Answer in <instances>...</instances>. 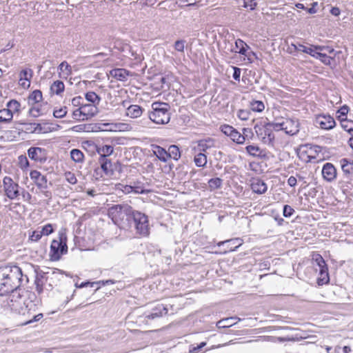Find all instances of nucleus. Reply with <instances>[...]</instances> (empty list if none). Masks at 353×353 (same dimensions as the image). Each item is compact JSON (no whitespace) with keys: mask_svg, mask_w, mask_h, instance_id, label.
<instances>
[{"mask_svg":"<svg viewBox=\"0 0 353 353\" xmlns=\"http://www.w3.org/2000/svg\"><path fill=\"white\" fill-rule=\"evenodd\" d=\"M28 281V276L23 274L19 266L12 264L0 266V296L13 292Z\"/></svg>","mask_w":353,"mask_h":353,"instance_id":"f257e3e1","label":"nucleus"},{"mask_svg":"<svg viewBox=\"0 0 353 353\" xmlns=\"http://www.w3.org/2000/svg\"><path fill=\"white\" fill-rule=\"evenodd\" d=\"M133 210L132 208L128 204H117L110 207L108 214L115 225L125 228L130 224Z\"/></svg>","mask_w":353,"mask_h":353,"instance_id":"f03ea898","label":"nucleus"},{"mask_svg":"<svg viewBox=\"0 0 353 353\" xmlns=\"http://www.w3.org/2000/svg\"><path fill=\"white\" fill-rule=\"evenodd\" d=\"M152 111L149 113L150 119L157 124H166L170 120V105L167 103L154 102Z\"/></svg>","mask_w":353,"mask_h":353,"instance_id":"7ed1b4c3","label":"nucleus"},{"mask_svg":"<svg viewBox=\"0 0 353 353\" xmlns=\"http://www.w3.org/2000/svg\"><path fill=\"white\" fill-rule=\"evenodd\" d=\"M134 225L137 234L142 236H148L150 234L148 218L145 214L133 210L130 218V224L128 227Z\"/></svg>","mask_w":353,"mask_h":353,"instance_id":"20e7f679","label":"nucleus"},{"mask_svg":"<svg viewBox=\"0 0 353 353\" xmlns=\"http://www.w3.org/2000/svg\"><path fill=\"white\" fill-rule=\"evenodd\" d=\"M68 252L67 236L63 233L59 234L58 239H54L50 245V256L52 261H59Z\"/></svg>","mask_w":353,"mask_h":353,"instance_id":"39448f33","label":"nucleus"},{"mask_svg":"<svg viewBox=\"0 0 353 353\" xmlns=\"http://www.w3.org/2000/svg\"><path fill=\"white\" fill-rule=\"evenodd\" d=\"M274 130H283L287 134L294 135L299 132V123L297 119L280 118L274 120Z\"/></svg>","mask_w":353,"mask_h":353,"instance_id":"423d86ee","label":"nucleus"},{"mask_svg":"<svg viewBox=\"0 0 353 353\" xmlns=\"http://www.w3.org/2000/svg\"><path fill=\"white\" fill-rule=\"evenodd\" d=\"M274 121L272 122H268L265 124L256 123L254 129L257 137L264 143L270 144L274 140V134L273 130H274Z\"/></svg>","mask_w":353,"mask_h":353,"instance_id":"0eeeda50","label":"nucleus"},{"mask_svg":"<svg viewBox=\"0 0 353 353\" xmlns=\"http://www.w3.org/2000/svg\"><path fill=\"white\" fill-rule=\"evenodd\" d=\"M3 189L6 195L11 200L16 199L19 195V185L13 181L9 176H5L3 180Z\"/></svg>","mask_w":353,"mask_h":353,"instance_id":"6e6552de","label":"nucleus"},{"mask_svg":"<svg viewBox=\"0 0 353 353\" xmlns=\"http://www.w3.org/2000/svg\"><path fill=\"white\" fill-rule=\"evenodd\" d=\"M168 312V309L162 303H157L150 311L145 312V319L147 321L154 320L157 318L165 316Z\"/></svg>","mask_w":353,"mask_h":353,"instance_id":"1a4fd4ad","label":"nucleus"},{"mask_svg":"<svg viewBox=\"0 0 353 353\" xmlns=\"http://www.w3.org/2000/svg\"><path fill=\"white\" fill-rule=\"evenodd\" d=\"M221 132L230 137L231 139L238 144H243L245 143V139L241 137V134L235 128L229 125H223L221 126Z\"/></svg>","mask_w":353,"mask_h":353,"instance_id":"9d476101","label":"nucleus"},{"mask_svg":"<svg viewBox=\"0 0 353 353\" xmlns=\"http://www.w3.org/2000/svg\"><path fill=\"white\" fill-rule=\"evenodd\" d=\"M316 125L323 130H331L336 125L334 119L330 114H319L315 120Z\"/></svg>","mask_w":353,"mask_h":353,"instance_id":"9b49d317","label":"nucleus"},{"mask_svg":"<svg viewBox=\"0 0 353 353\" xmlns=\"http://www.w3.org/2000/svg\"><path fill=\"white\" fill-rule=\"evenodd\" d=\"M28 157L40 163L45 162L47 159V152L44 148L39 147H31L28 150Z\"/></svg>","mask_w":353,"mask_h":353,"instance_id":"f8f14e48","label":"nucleus"},{"mask_svg":"<svg viewBox=\"0 0 353 353\" xmlns=\"http://www.w3.org/2000/svg\"><path fill=\"white\" fill-rule=\"evenodd\" d=\"M30 177L39 189H48V179L46 176L37 170H32Z\"/></svg>","mask_w":353,"mask_h":353,"instance_id":"ddd939ff","label":"nucleus"},{"mask_svg":"<svg viewBox=\"0 0 353 353\" xmlns=\"http://www.w3.org/2000/svg\"><path fill=\"white\" fill-rule=\"evenodd\" d=\"M321 172L323 179L328 182H332L336 178V169L331 163H325Z\"/></svg>","mask_w":353,"mask_h":353,"instance_id":"4468645a","label":"nucleus"},{"mask_svg":"<svg viewBox=\"0 0 353 353\" xmlns=\"http://www.w3.org/2000/svg\"><path fill=\"white\" fill-rule=\"evenodd\" d=\"M339 163L343 172L344 179H350L353 176V160L343 158L339 161Z\"/></svg>","mask_w":353,"mask_h":353,"instance_id":"2eb2a0df","label":"nucleus"},{"mask_svg":"<svg viewBox=\"0 0 353 353\" xmlns=\"http://www.w3.org/2000/svg\"><path fill=\"white\" fill-rule=\"evenodd\" d=\"M289 50L292 52V50L294 51H300L305 53H307L311 55L313 57H315L317 50L315 48V46H312L310 47H307L301 43H292L290 46H289Z\"/></svg>","mask_w":353,"mask_h":353,"instance_id":"dca6fc26","label":"nucleus"},{"mask_svg":"<svg viewBox=\"0 0 353 353\" xmlns=\"http://www.w3.org/2000/svg\"><path fill=\"white\" fill-rule=\"evenodd\" d=\"M251 188L254 193L262 194L267 191L268 186L263 180L254 179L251 183Z\"/></svg>","mask_w":353,"mask_h":353,"instance_id":"f3484780","label":"nucleus"},{"mask_svg":"<svg viewBox=\"0 0 353 353\" xmlns=\"http://www.w3.org/2000/svg\"><path fill=\"white\" fill-rule=\"evenodd\" d=\"M99 163L101 168L106 175H111L113 172L112 164L111 160L104 156L99 157Z\"/></svg>","mask_w":353,"mask_h":353,"instance_id":"a211bd4d","label":"nucleus"},{"mask_svg":"<svg viewBox=\"0 0 353 353\" xmlns=\"http://www.w3.org/2000/svg\"><path fill=\"white\" fill-rule=\"evenodd\" d=\"M110 74L117 80L125 81L130 75V72L124 68H115L110 70Z\"/></svg>","mask_w":353,"mask_h":353,"instance_id":"6ab92c4d","label":"nucleus"},{"mask_svg":"<svg viewBox=\"0 0 353 353\" xmlns=\"http://www.w3.org/2000/svg\"><path fill=\"white\" fill-rule=\"evenodd\" d=\"M81 107L85 116L84 119L86 120L94 117L97 113V108L94 104H83Z\"/></svg>","mask_w":353,"mask_h":353,"instance_id":"aec40b11","label":"nucleus"},{"mask_svg":"<svg viewBox=\"0 0 353 353\" xmlns=\"http://www.w3.org/2000/svg\"><path fill=\"white\" fill-rule=\"evenodd\" d=\"M58 70L59 77L63 79H67L72 73L71 66L65 61L59 64Z\"/></svg>","mask_w":353,"mask_h":353,"instance_id":"412c9836","label":"nucleus"},{"mask_svg":"<svg viewBox=\"0 0 353 353\" xmlns=\"http://www.w3.org/2000/svg\"><path fill=\"white\" fill-rule=\"evenodd\" d=\"M143 113V109L138 105H131L126 109V115L130 118H138Z\"/></svg>","mask_w":353,"mask_h":353,"instance_id":"4be33fe9","label":"nucleus"},{"mask_svg":"<svg viewBox=\"0 0 353 353\" xmlns=\"http://www.w3.org/2000/svg\"><path fill=\"white\" fill-rule=\"evenodd\" d=\"M153 152L154 155L163 162H166L169 159L167 150L159 145H153Z\"/></svg>","mask_w":353,"mask_h":353,"instance_id":"5701e85b","label":"nucleus"},{"mask_svg":"<svg viewBox=\"0 0 353 353\" xmlns=\"http://www.w3.org/2000/svg\"><path fill=\"white\" fill-rule=\"evenodd\" d=\"M236 320L239 321L241 319L237 317L223 319L216 323V326L219 328L230 327L237 323V321H235Z\"/></svg>","mask_w":353,"mask_h":353,"instance_id":"b1692460","label":"nucleus"},{"mask_svg":"<svg viewBox=\"0 0 353 353\" xmlns=\"http://www.w3.org/2000/svg\"><path fill=\"white\" fill-rule=\"evenodd\" d=\"M319 274L320 276L317 279V283L319 285H323L329 283L330 278L327 266L320 268Z\"/></svg>","mask_w":353,"mask_h":353,"instance_id":"393cba45","label":"nucleus"},{"mask_svg":"<svg viewBox=\"0 0 353 353\" xmlns=\"http://www.w3.org/2000/svg\"><path fill=\"white\" fill-rule=\"evenodd\" d=\"M246 152L254 157H262L265 156L263 151L256 145H249L245 147Z\"/></svg>","mask_w":353,"mask_h":353,"instance_id":"a878e982","label":"nucleus"},{"mask_svg":"<svg viewBox=\"0 0 353 353\" xmlns=\"http://www.w3.org/2000/svg\"><path fill=\"white\" fill-rule=\"evenodd\" d=\"M46 282L44 273H37L35 279L36 291L41 294L43 290V285Z\"/></svg>","mask_w":353,"mask_h":353,"instance_id":"bb28decb","label":"nucleus"},{"mask_svg":"<svg viewBox=\"0 0 353 353\" xmlns=\"http://www.w3.org/2000/svg\"><path fill=\"white\" fill-rule=\"evenodd\" d=\"M43 99L42 92L39 90H35L28 97V104L33 105L41 101Z\"/></svg>","mask_w":353,"mask_h":353,"instance_id":"cd10ccee","label":"nucleus"},{"mask_svg":"<svg viewBox=\"0 0 353 353\" xmlns=\"http://www.w3.org/2000/svg\"><path fill=\"white\" fill-rule=\"evenodd\" d=\"M226 242L228 250L224 251L225 253L227 252L234 251L242 244V240L239 238L226 240Z\"/></svg>","mask_w":353,"mask_h":353,"instance_id":"c85d7f7f","label":"nucleus"},{"mask_svg":"<svg viewBox=\"0 0 353 353\" xmlns=\"http://www.w3.org/2000/svg\"><path fill=\"white\" fill-rule=\"evenodd\" d=\"M13 118L11 110L3 108L0 110V123H10Z\"/></svg>","mask_w":353,"mask_h":353,"instance_id":"c756f323","label":"nucleus"},{"mask_svg":"<svg viewBox=\"0 0 353 353\" xmlns=\"http://www.w3.org/2000/svg\"><path fill=\"white\" fill-rule=\"evenodd\" d=\"M64 89V83L60 80L54 81V83L50 86L51 92L54 94H56L57 95H60L62 92H63Z\"/></svg>","mask_w":353,"mask_h":353,"instance_id":"7c9ffc66","label":"nucleus"},{"mask_svg":"<svg viewBox=\"0 0 353 353\" xmlns=\"http://www.w3.org/2000/svg\"><path fill=\"white\" fill-rule=\"evenodd\" d=\"M134 194H147L150 192V190L145 188V184L141 181H137L134 182L133 185H132Z\"/></svg>","mask_w":353,"mask_h":353,"instance_id":"2f4dec72","label":"nucleus"},{"mask_svg":"<svg viewBox=\"0 0 353 353\" xmlns=\"http://www.w3.org/2000/svg\"><path fill=\"white\" fill-rule=\"evenodd\" d=\"M97 152L100 157L104 156L105 157H108L113 153L114 148L110 145H105L97 148Z\"/></svg>","mask_w":353,"mask_h":353,"instance_id":"473e14b6","label":"nucleus"},{"mask_svg":"<svg viewBox=\"0 0 353 353\" xmlns=\"http://www.w3.org/2000/svg\"><path fill=\"white\" fill-rule=\"evenodd\" d=\"M169 158H172L174 160L177 161L181 157V152L179 148L176 145H172L168 148L167 151Z\"/></svg>","mask_w":353,"mask_h":353,"instance_id":"72a5a7b5","label":"nucleus"},{"mask_svg":"<svg viewBox=\"0 0 353 353\" xmlns=\"http://www.w3.org/2000/svg\"><path fill=\"white\" fill-rule=\"evenodd\" d=\"M70 157L76 163H82L84 159V154L79 149H72L70 151Z\"/></svg>","mask_w":353,"mask_h":353,"instance_id":"f704fd0d","label":"nucleus"},{"mask_svg":"<svg viewBox=\"0 0 353 353\" xmlns=\"http://www.w3.org/2000/svg\"><path fill=\"white\" fill-rule=\"evenodd\" d=\"M342 128L350 134H353V121L347 120L346 118L341 119Z\"/></svg>","mask_w":353,"mask_h":353,"instance_id":"c9c22d12","label":"nucleus"},{"mask_svg":"<svg viewBox=\"0 0 353 353\" xmlns=\"http://www.w3.org/2000/svg\"><path fill=\"white\" fill-rule=\"evenodd\" d=\"M194 161L197 167H204L207 163V157L203 152L194 156Z\"/></svg>","mask_w":353,"mask_h":353,"instance_id":"e433bc0d","label":"nucleus"},{"mask_svg":"<svg viewBox=\"0 0 353 353\" xmlns=\"http://www.w3.org/2000/svg\"><path fill=\"white\" fill-rule=\"evenodd\" d=\"M250 108L253 112H261L265 109V105L261 101H252L250 103Z\"/></svg>","mask_w":353,"mask_h":353,"instance_id":"4c0bfd02","label":"nucleus"},{"mask_svg":"<svg viewBox=\"0 0 353 353\" xmlns=\"http://www.w3.org/2000/svg\"><path fill=\"white\" fill-rule=\"evenodd\" d=\"M235 46L236 48L239 50L238 52L242 55H245L247 49L250 48V47L240 39H238L235 41ZM235 52H237V51H235Z\"/></svg>","mask_w":353,"mask_h":353,"instance_id":"58836bf2","label":"nucleus"},{"mask_svg":"<svg viewBox=\"0 0 353 353\" xmlns=\"http://www.w3.org/2000/svg\"><path fill=\"white\" fill-rule=\"evenodd\" d=\"M314 58L319 59L322 63L327 65H331V61L334 59L331 57L327 56L325 53H322L320 52H316Z\"/></svg>","mask_w":353,"mask_h":353,"instance_id":"ea45409f","label":"nucleus"},{"mask_svg":"<svg viewBox=\"0 0 353 353\" xmlns=\"http://www.w3.org/2000/svg\"><path fill=\"white\" fill-rule=\"evenodd\" d=\"M222 183L223 180L219 177L212 178L208 181V185L211 190L220 188Z\"/></svg>","mask_w":353,"mask_h":353,"instance_id":"a19ab883","label":"nucleus"},{"mask_svg":"<svg viewBox=\"0 0 353 353\" xmlns=\"http://www.w3.org/2000/svg\"><path fill=\"white\" fill-rule=\"evenodd\" d=\"M85 99L89 101V102H91L92 103V104H99L100 101H101V98L99 97V95H97L95 92H88L85 94Z\"/></svg>","mask_w":353,"mask_h":353,"instance_id":"79ce46f5","label":"nucleus"},{"mask_svg":"<svg viewBox=\"0 0 353 353\" xmlns=\"http://www.w3.org/2000/svg\"><path fill=\"white\" fill-rule=\"evenodd\" d=\"M6 106H7L6 109L11 110L12 112H19L20 110L21 104L18 101L12 99L7 103Z\"/></svg>","mask_w":353,"mask_h":353,"instance_id":"37998d69","label":"nucleus"},{"mask_svg":"<svg viewBox=\"0 0 353 353\" xmlns=\"http://www.w3.org/2000/svg\"><path fill=\"white\" fill-rule=\"evenodd\" d=\"M312 260L316 263L318 265L319 268H321L327 266L325 260L322 257V256L319 254H315L313 255Z\"/></svg>","mask_w":353,"mask_h":353,"instance_id":"c03bdc74","label":"nucleus"},{"mask_svg":"<svg viewBox=\"0 0 353 353\" xmlns=\"http://www.w3.org/2000/svg\"><path fill=\"white\" fill-rule=\"evenodd\" d=\"M67 107L63 106L59 109H54L53 111V116L55 118L61 119L63 118L67 114Z\"/></svg>","mask_w":353,"mask_h":353,"instance_id":"a18cd8bd","label":"nucleus"},{"mask_svg":"<svg viewBox=\"0 0 353 353\" xmlns=\"http://www.w3.org/2000/svg\"><path fill=\"white\" fill-rule=\"evenodd\" d=\"M250 116V110H239L237 112V117L242 121H247Z\"/></svg>","mask_w":353,"mask_h":353,"instance_id":"49530a36","label":"nucleus"},{"mask_svg":"<svg viewBox=\"0 0 353 353\" xmlns=\"http://www.w3.org/2000/svg\"><path fill=\"white\" fill-rule=\"evenodd\" d=\"M185 42L186 41L183 39L176 40L174 44V50L179 52L183 53Z\"/></svg>","mask_w":353,"mask_h":353,"instance_id":"de8ad7c7","label":"nucleus"},{"mask_svg":"<svg viewBox=\"0 0 353 353\" xmlns=\"http://www.w3.org/2000/svg\"><path fill=\"white\" fill-rule=\"evenodd\" d=\"M32 78V71L31 70H23L20 72V79L19 81H30V79Z\"/></svg>","mask_w":353,"mask_h":353,"instance_id":"09e8293b","label":"nucleus"},{"mask_svg":"<svg viewBox=\"0 0 353 353\" xmlns=\"http://www.w3.org/2000/svg\"><path fill=\"white\" fill-rule=\"evenodd\" d=\"M257 6V0H243V7L253 10Z\"/></svg>","mask_w":353,"mask_h":353,"instance_id":"8fccbe9b","label":"nucleus"},{"mask_svg":"<svg viewBox=\"0 0 353 353\" xmlns=\"http://www.w3.org/2000/svg\"><path fill=\"white\" fill-rule=\"evenodd\" d=\"M72 115H73V118L75 119H77L79 121L80 120H82V121L86 120L85 119H84L85 116H84L83 112L81 110V107H79V108L74 110Z\"/></svg>","mask_w":353,"mask_h":353,"instance_id":"3c124183","label":"nucleus"},{"mask_svg":"<svg viewBox=\"0 0 353 353\" xmlns=\"http://www.w3.org/2000/svg\"><path fill=\"white\" fill-rule=\"evenodd\" d=\"M199 1V0H177L176 3L180 6H192Z\"/></svg>","mask_w":353,"mask_h":353,"instance_id":"603ef678","label":"nucleus"},{"mask_svg":"<svg viewBox=\"0 0 353 353\" xmlns=\"http://www.w3.org/2000/svg\"><path fill=\"white\" fill-rule=\"evenodd\" d=\"M294 212V210L289 205H285L283 206V215L285 217H290L293 213Z\"/></svg>","mask_w":353,"mask_h":353,"instance_id":"864d4df0","label":"nucleus"},{"mask_svg":"<svg viewBox=\"0 0 353 353\" xmlns=\"http://www.w3.org/2000/svg\"><path fill=\"white\" fill-rule=\"evenodd\" d=\"M41 232L43 235H49L52 234L54 232V229L52 228V225L50 223H48L43 227H42Z\"/></svg>","mask_w":353,"mask_h":353,"instance_id":"5fc2aeb1","label":"nucleus"},{"mask_svg":"<svg viewBox=\"0 0 353 353\" xmlns=\"http://www.w3.org/2000/svg\"><path fill=\"white\" fill-rule=\"evenodd\" d=\"M206 345L205 342H201L200 344L197 345L196 346H192L190 348V353H199L201 352L202 348Z\"/></svg>","mask_w":353,"mask_h":353,"instance_id":"6e6d98bb","label":"nucleus"},{"mask_svg":"<svg viewBox=\"0 0 353 353\" xmlns=\"http://www.w3.org/2000/svg\"><path fill=\"white\" fill-rule=\"evenodd\" d=\"M42 236L43 234L41 230H35L32 232V234L30 236V239L32 241H38Z\"/></svg>","mask_w":353,"mask_h":353,"instance_id":"4d7b16f0","label":"nucleus"},{"mask_svg":"<svg viewBox=\"0 0 353 353\" xmlns=\"http://www.w3.org/2000/svg\"><path fill=\"white\" fill-rule=\"evenodd\" d=\"M316 50H317V52H321V51H326L327 52L332 54L334 52V50L330 47V46H315Z\"/></svg>","mask_w":353,"mask_h":353,"instance_id":"13d9d810","label":"nucleus"},{"mask_svg":"<svg viewBox=\"0 0 353 353\" xmlns=\"http://www.w3.org/2000/svg\"><path fill=\"white\" fill-rule=\"evenodd\" d=\"M65 179L66 180L71 184H75L77 181V178L75 176V175L70 172H66L65 174Z\"/></svg>","mask_w":353,"mask_h":353,"instance_id":"bf43d9fd","label":"nucleus"},{"mask_svg":"<svg viewBox=\"0 0 353 353\" xmlns=\"http://www.w3.org/2000/svg\"><path fill=\"white\" fill-rule=\"evenodd\" d=\"M19 165L21 168H26L29 166V161L26 157L20 156L19 157Z\"/></svg>","mask_w":353,"mask_h":353,"instance_id":"052dcab7","label":"nucleus"},{"mask_svg":"<svg viewBox=\"0 0 353 353\" xmlns=\"http://www.w3.org/2000/svg\"><path fill=\"white\" fill-rule=\"evenodd\" d=\"M241 137H243L245 141L246 139H251L253 137V132L250 128H243V134H241Z\"/></svg>","mask_w":353,"mask_h":353,"instance_id":"680f3d73","label":"nucleus"},{"mask_svg":"<svg viewBox=\"0 0 353 353\" xmlns=\"http://www.w3.org/2000/svg\"><path fill=\"white\" fill-rule=\"evenodd\" d=\"M30 128H26V130H32V132H41L42 131V127L40 123H30Z\"/></svg>","mask_w":353,"mask_h":353,"instance_id":"e2e57ef3","label":"nucleus"},{"mask_svg":"<svg viewBox=\"0 0 353 353\" xmlns=\"http://www.w3.org/2000/svg\"><path fill=\"white\" fill-rule=\"evenodd\" d=\"M121 190L122 192L125 194H130L134 193L133 188L132 185H121Z\"/></svg>","mask_w":353,"mask_h":353,"instance_id":"0e129e2a","label":"nucleus"},{"mask_svg":"<svg viewBox=\"0 0 353 353\" xmlns=\"http://www.w3.org/2000/svg\"><path fill=\"white\" fill-rule=\"evenodd\" d=\"M29 114L33 117H38L39 116H40L41 114V112H40V109L37 108H32L29 110V112H28Z\"/></svg>","mask_w":353,"mask_h":353,"instance_id":"69168bd1","label":"nucleus"},{"mask_svg":"<svg viewBox=\"0 0 353 353\" xmlns=\"http://www.w3.org/2000/svg\"><path fill=\"white\" fill-rule=\"evenodd\" d=\"M198 147L199 148V150L201 151L200 152H201L206 151V150L210 148V145L207 144L206 141H201L198 144Z\"/></svg>","mask_w":353,"mask_h":353,"instance_id":"338daca9","label":"nucleus"},{"mask_svg":"<svg viewBox=\"0 0 353 353\" xmlns=\"http://www.w3.org/2000/svg\"><path fill=\"white\" fill-rule=\"evenodd\" d=\"M83 100V98L81 97H75L72 99V104L74 106H81L83 104H81V101Z\"/></svg>","mask_w":353,"mask_h":353,"instance_id":"774afa93","label":"nucleus"}]
</instances>
